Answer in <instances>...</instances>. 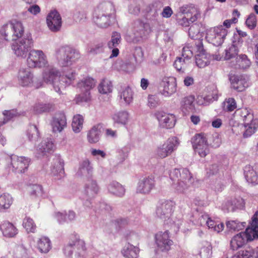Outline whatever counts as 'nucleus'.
I'll return each instance as SVG.
<instances>
[{"label": "nucleus", "instance_id": "nucleus-3", "mask_svg": "<svg viewBox=\"0 0 258 258\" xmlns=\"http://www.w3.org/2000/svg\"><path fill=\"white\" fill-rule=\"evenodd\" d=\"M170 176L172 180L177 179L178 185L177 189L180 191H183L187 188L189 183L191 182L192 175L189 170L187 168L182 169L180 173L177 169H174L170 174Z\"/></svg>", "mask_w": 258, "mask_h": 258}, {"label": "nucleus", "instance_id": "nucleus-45", "mask_svg": "<svg viewBox=\"0 0 258 258\" xmlns=\"http://www.w3.org/2000/svg\"><path fill=\"white\" fill-rule=\"evenodd\" d=\"M23 226L28 233H34L36 229V226L34 221L29 217H26L24 219Z\"/></svg>", "mask_w": 258, "mask_h": 258}, {"label": "nucleus", "instance_id": "nucleus-57", "mask_svg": "<svg viewBox=\"0 0 258 258\" xmlns=\"http://www.w3.org/2000/svg\"><path fill=\"white\" fill-rule=\"evenodd\" d=\"M212 253L211 246H205L201 248L200 254L202 258H210L211 256Z\"/></svg>", "mask_w": 258, "mask_h": 258}, {"label": "nucleus", "instance_id": "nucleus-37", "mask_svg": "<svg viewBox=\"0 0 258 258\" xmlns=\"http://www.w3.org/2000/svg\"><path fill=\"white\" fill-rule=\"evenodd\" d=\"M111 82L107 79H103L98 86V90L100 93L107 94L112 91Z\"/></svg>", "mask_w": 258, "mask_h": 258}, {"label": "nucleus", "instance_id": "nucleus-16", "mask_svg": "<svg viewBox=\"0 0 258 258\" xmlns=\"http://www.w3.org/2000/svg\"><path fill=\"white\" fill-rule=\"evenodd\" d=\"M180 11L182 14H185L186 16H181V18L177 20V22L179 25L183 27H187L189 26L191 23L195 22L199 16V13L195 8H191V10L185 12L183 7L181 8Z\"/></svg>", "mask_w": 258, "mask_h": 258}, {"label": "nucleus", "instance_id": "nucleus-52", "mask_svg": "<svg viewBox=\"0 0 258 258\" xmlns=\"http://www.w3.org/2000/svg\"><path fill=\"white\" fill-rule=\"evenodd\" d=\"M257 24L256 16L253 14L251 13L247 17L245 21L246 26L250 30L254 29Z\"/></svg>", "mask_w": 258, "mask_h": 258}, {"label": "nucleus", "instance_id": "nucleus-8", "mask_svg": "<svg viewBox=\"0 0 258 258\" xmlns=\"http://www.w3.org/2000/svg\"><path fill=\"white\" fill-rule=\"evenodd\" d=\"M47 63L46 56L42 51L35 50L30 51L27 58V64L29 68L43 67Z\"/></svg>", "mask_w": 258, "mask_h": 258}, {"label": "nucleus", "instance_id": "nucleus-64", "mask_svg": "<svg viewBox=\"0 0 258 258\" xmlns=\"http://www.w3.org/2000/svg\"><path fill=\"white\" fill-rule=\"evenodd\" d=\"M173 11L170 7H166L163 9L161 15L163 17L168 18L171 16Z\"/></svg>", "mask_w": 258, "mask_h": 258}, {"label": "nucleus", "instance_id": "nucleus-63", "mask_svg": "<svg viewBox=\"0 0 258 258\" xmlns=\"http://www.w3.org/2000/svg\"><path fill=\"white\" fill-rule=\"evenodd\" d=\"M3 114L5 115L4 118L6 119V123H7L8 121L13 118L16 115L14 110H5L3 112Z\"/></svg>", "mask_w": 258, "mask_h": 258}, {"label": "nucleus", "instance_id": "nucleus-58", "mask_svg": "<svg viewBox=\"0 0 258 258\" xmlns=\"http://www.w3.org/2000/svg\"><path fill=\"white\" fill-rule=\"evenodd\" d=\"M192 55V52L188 47L185 46L182 48L181 57L187 59L188 61L190 62Z\"/></svg>", "mask_w": 258, "mask_h": 258}, {"label": "nucleus", "instance_id": "nucleus-31", "mask_svg": "<svg viewBox=\"0 0 258 258\" xmlns=\"http://www.w3.org/2000/svg\"><path fill=\"white\" fill-rule=\"evenodd\" d=\"M99 126V124L94 125L89 131L87 134V140L90 143H96L99 141L101 133Z\"/></svg>", "mask_w": 258, "mask_h": 258}, {"label": "nucleus", "instance_id": "nucleus-30", "mask_svg": "<svg viewBox=\"0 0 258 258\" xmlns=\"http://www.w3.org/2000/svg\"><path fill=\"white\" fill-rule=\"evenodd\" d=\"M121 252L125 258H137L139 249L138 247L128 243L124 246Z\"/></svg>", "mask_w": 258, "mask_h": 258}, {"label": "nucleus", "instance_id": "nucleus-44", "mask_svg": "<svg viewBox=\"0 0 258 258\" xmlns=\"http://www.w3.org/2000/svg\"><path fill=\"white\" fill-rule=\"evenodd\" d=\"M54 147L53 143L48 140L42 141L39 145V150L42 153L45 154L51 151Z\"/></svg>", "mask_w": 258, "mask_h": 258}, {"label": "nucleus", "instance_id": "nucleus-51", "mask_svg": "<svg viewBox=\"0 0 258 258\" xmlns=\"http://www.w3.org/2000/svg\"><path fill=\"white\" fill-rule=\"evenodd\" d=\"M120 96L126 103L130 104L133 98L132 89L129 87H126L121 93Z\"/></svg>", "mask_w": 258, "mask_h": 258}, {"label": "nucleus", "instance_id": "nucleus-56", "mask_svg": "<svg viewBox=\"0 0 258 258\" xmlns=\"http://www.w3.org/2000/svg\"><path fill=\"white\" fill-rule=\"evenodd\" d=\"M253 120L249 122V124H244L245 131L243 133L244 137L250 136L253 134L256 130V127L254 126Z\"/></svg>", "mask_w": 258, "mask_h": 258}, {"label": "nucleus", "instance_id": "nucleus-18", "mask_svg": "<svg viewBox=\"0 0 258 258\" xmlns=\"http://www.w3.org/2000/svg\"><path fill=\"white\" fill-rule=\"evenodd\" d=\"M175 203L172 201H165L162 202L156 210V213L160 218L168 219L173 212Z\"/></svg>", "mask_w": 258, "mask_h": 258}, {"label": "nucleus", "instance_id": "nucleus-7", "mask_svg": "<svg viewBox=\"0 0 258 258\" xmlns=\"http://www.w3.org/2000/svg\"><path fill=\"white\" fill-rule=\"evenodd\" d=\"M57 57L59 60V64L63 67L71 64V59L77 58L79 54L72 48L66 46L60 48L57 52Z\"/></svg>", "mask_w": 258, "mask_h": 258}, {"label": "nucleus", "instance_id": "nucleus-10", "mask_svg": "<svg viewBox=\"0 0 258 258\" xmlns=\"http://www.w3.org/2000/svg\"><path fill=\"white\" fill-rule=\"evenodd\" d=\"M32 46L33 41L32 39L24 38L14 43L12 48L17 56L25 57Z\"/></svg>", "mask_w": 258, "mask_h": 258}, {"label": "nucleus", "instance_id": "nucleus-13", "mask_svg": "<svg viewBox=\"0 0 258 258\" xmlns=\"http://www.w3.org/2000/svg\"><path fill=\"white\" fill-rule=\"evenodd\" d=\"M95 81L94 79L91 78H87L84 80L78 83V87L82 91L85 92L84 96H81L80 95L76 97V102L77 103L80 102H86L89 99V91L94 87Z\"/></svg>", "mask_w": 258, "mask_h": 258}, {"label": "nucleus", "instance_id": "nucleus-12", "mask_svg": "<svg viewBox=\"0 0 258 258\" xmlns=\"http://www.w3.org/2000/svg\"><path fill=\"white\" fill-rule=\"evenodd\" d=\"M160 92L165 96H169L176 91V80L173 77H165L160 83Z\"/></svg>", "mask_w": 258, "mask_h": 258}, {"label": "nucleus", "instance_id": "nucleus-43", "mask_svg": "<svg viewBox=\"0 0 258 258\" xmlns=\"http://www.w3.org/2000/svg\"><path fill=\"white\" fill-rule=\"evenodd\" d=\"M29 191L30 196L32 198H39L43 195L42 187L38 184H33L30 186Z\"/></svg>", "mask_w": 258, "mask_h": 258}, {"label": "nucleus", "instance_id": "nucleus-5", "mask_svg": "<svg viewBox=\"0 0 258 258\" xmlns=\"http://www.w3.org/2000/svg\"><path fill=\"white\" fill-rule=\"evenodd\" d=\"M227 34V30L221 25L208 30L206 38L214 45L219 46L223 43Z\"/></svg>", "mask_w": 258, "mask_h": 258}, {"label": "nucleus", "instance_id": "nucleus-62", "mask_svg": "<svg viewBox=\"0 0 258 258\" xmlns=\"http://www.w3.org/2000/svg\"><path fill=\"white\" fill-rule=\"evenodd\" d=\"M159 104V102L156 97L153 95H149L148 105L150 107L154 108Z\"/></svg>", "mask_w": 258, "mask_h": 258}, {"label": "nucleus", "instance_id": "nucleus-55", "mask_svg": "<svg viewBox=\"0 0 258 258\" xmlns=\"http://www.w3.org/2000/svg\"><path fill=\"white\" fill-rule=\"evenodd\" d=\"M200 32V29L199 25L196 24L192 25L188 30L189 36L192 39L197 38Z\"/></svg>", "mask_w": 258, "mask_h": 258}, {"label": "nucleus", "instance_id": "nucleus-39", "mask_svg": "<svg viewBox=\"0 0 258 258\" xmlns=\"http://www.w3.org/2000/svg\"><path fill=\"white\" fill-rule=\"evenodd\" d=\"M227 228L234 231H240L243 229L246 226L245 222H240L237 220H231L226 222Z\"/></svg>", "mask_w": 258, "mask_h": 258}, {"label": "nucleus", "instance_id": "nucleus-9", "mask_svg": "<svg viewBox=\"0 0 258 258\" xmlns=\"http://www.w3.org/2000/svg\"><path fill=\"white\" fill-rule=\"evenodd\" d=\"M155 242L159 250L162 251H167L171 249L173 245V241L170 239L169 232L160 231L155 235Z\"/></svg>", "mask_w": 258, "mask_h": 258}, {"label": "nucleus", "instance_id": "nucleus-49", "mask_svg": "<svg viewBox=\"0 0 258 258\" xmlns=\"http://www.w3.org/2000/svg\"><path fill=\"white\" fill-rule=\"evenodd\" d=\"M120 34L116 32H114L111 36V39L108 42L107 45L110 49L116 47L120 42Z\"/></svg>", "mask_w": 258, "mask_h": 258}, {"label": "nucleus", "instance_id": "nucleus-48", "mask_svg": "<svg viewBox=\"0 0 258 258\" xmlns=\"http://www.w3.org/2000/svg\"><path fill=\"white\" fill-rule=\"evenodd\" d=\"M94 20L96 25L101 28L107 27L109 25V16L106 15H102L100 18L95 16Z\"/></svg>", "mask_w": 258, "mask_h": 258}, {"label": "nucleus", "instance_id": "nucleus-17", "mask_svg": "<svg viewBox=\"0 0 258 258\" xmlns=\"http://www.w3.org/2000/svg\"><path fill=\"white\" fill-rule=\"evenodd\" d=\"M241 232L245 234L244 237L247 242L258 237V211L252 217L251 227H247L244 232Z\"/></svg>", "mask_w": 258, "mask_h": 258}, {"label": "nucleus", "instance_id": "nucleus-34", "mask_svg": "<svg viewBox=\"0 0 258 258\" xmlns=\"http://www.w3.org/2000/svg\"><path fill=\"white\" fill-rule=\"evenodd\" d=\"M210 55L208 53L197 54L196 55V63L197 66L200 68H203L207 66L210 61Z\"/></svg>", "mask_w": 258, "mask_h": 258}, {"label": "nucleus", "instance_id": "nucleus-40", "mask_svg": "<svg viewBox=\"0 0 258 258\" xmlns=\"http://www.w3.org/2000/svg\"><path fill=\"white\" fill-rule=\"evenodd\" d=\"M189 62L187 59H185L181 57H177L174 63L175 68L178 71L184 72L187 68Z\"/></svg>", "mask_w": 258, "mask_h": 258}, {"label": "nucleus", "instance_id": "nucleus-38", "mask_svg": "<svg viewBox=\"0 0 258 258\" xmlns=\"http://www.w3.org/2000/svg\"><path fill=\"white\" fill-rule=\"evenodd\" d=\"M223 109L227 112H232L237 107V104L233 98L225 99L222 104Z\"/></svg>", "mask_w": 258, "mask_h": 258}, {"label": "nucleus", "instance_id": "nucleus-4", "mask_svg": "<svg viewBox=\"0 0 258 258\" xmlns=\"http://www.w3.org/2000/svg\"><path fill=\"white\" fill-rule=\"evenodd\" d=\"M192 147L201 157H205L209 153L207 135L203 133L196 134L191 139Z\"/></svg>", "mask_w": 258, "mask_h": 258}, {"label": "nucleus", "instance_id": "nucleus-22", "mask_svg": "<svg viewBox=\"0 0 258 258\" xmlns=\"http://www.w3.org/2000/svg\"><path fill=\"white\" fill-rule=\"evenodd\" d=\"M0 229L4 236L8 238L15 237L18 233V229L16 226L8 221L2 223Z\"/></svg>", "mask_w": 258, "mask_h": 258}, {"label": "nucleus", "instance_id": "nucleus-24", "mask_svg": "<svg viewBox=\"0 0 258 258\" xmlns=\"http://www.w3.org/2000/svg\"><path fill=\"white\" fill-rule=\"evenodd\" d=\"M154 186V179L153 177H146L140 180L137 189V192L141 194H148Z\"/></svg>", "mask_w": 258, "mask_h": 258}, {"label": "nucleus", "instance_id": "nucleus-41", "mask_svg": "<svg viewBox=\"0 0 258 258\" xmlns=\"http://www.w3.org/2000/svg\"><path fill=\"white\" fill-rule=\"evenodd\" d=\"M27 136L31 141H36L39 138L37 127L35 125H30L27 132Z\"/></svg>", "mask_w": 258, "mask_h": 258}, {"label": "nucleus", "instance_id": "nucleus-1", "mask_svg": "<svg viewBox=\"0 0 258 258\" xmlns=\"http://www.w3.org/2000/svg\"><path fill=\"white\" fill-rule=\"evenodd\" d=\"M76 73L72 70L64 71L62 75L55 69L51 68L44 71L43 78L44 82L51 84L57 93L72 84L76 79Z\"/></svg>", "mask_w": 258, "mask_h": 258}, {"label": "nucleus", "instance_id": "nucleus-46", "mask_svg": "<svg viewBox=\"0 0 258 258\" xmlns=\"http://www.w3.org/2000/svg\"><path fill=\"white\" fill-rule=\"evenodd\" d=\"M12 202V198L9 195L4 194L0 196V207L2 208L9 209Z\"/></svg>", "mask_w": 258, "mask_h": 258}, {"label": "nucleus", "instance_id": "nucleus-60", "mask_svg": "<svg viewBox=\"0 0 258 258\" xmlns=\"http://www.w3.org/2000/svg\"><path fill=\"white\" fill-rule=\"evenodd\" d=\"M80 169L86 170L88 174L91 173L92 171V167L91 166L90 161L88 159H85L84 160L80 165Z\"/></svg>", "mask_w": 258, "mask_h": 258}, {"label": "nucleus", "instance_id": "nucleus-2", "mask_svg": "<svg viewBox=\"0 0 258 258\" xmlns=\"http://www.w3.org/2000/svg\"><path fill=\"white\" fill-rule=\"evenodd\" d=\"M23 32L22 24L16 21L4 25L0 29L1 35L7 41L9 40L11 35L14 37L13 39L21 37Z\"/></svg>", "mask_w": 258, "mask_h": 258}, {"label": "nucleus", "instance_id": "nucleus-20", "mask_svg": "<svg viewBox=\"0 0 258 258\" xmlns=\"http://www.w3.org/2000/svg\"><path fill=\"white\" fill-rule=\"evenodd\" d=\"M244 173L248 182L252 184H258V164L245 166Z\"/></svg>", "mask_w": 258, "mask_h": 258}, {"label": "nucleus", "instance_id": "nucleus-14", "mask_svg": "<svg viewBox=\"0 0 258 258\" xmlns=\"http://www.w3.org/2000/svg\"><path fill=\"white\" fill-rule=\"evenodd\" d=\"M155 116L159 121L160 126L162 128H171L175 124L176 119L173 114L158 111L155 113Z\"/></svg>", "mask_w": 258, "mask_h": 258}, {"label": "nucleus", "instance_id": "nucleus-53", "mask_svg": "<svg viewBox=\"0 0 258 258\" xmlns=\"http://www.w3.org/2000/svg\"><path fill=\"white\" fill-rule=\"evenodd\" d=\"M200 221L202 224L203 222H206V224L209 229L213 230L217 223L213 220L211 219L210 217H209L208 215L205 214L203 215L200 218Z\"/></svg>", "mask_w": 258, "mask_h": 258}, {"label": "nucleus", "instance_id": "nucleus-36", "mask_svg": "<svg viewBox=\"0 0 258 258\" xmlns=\"http://www.w3.org/2000/svg\"><path fill=\"white\" fill-rule=\"evenodd\" d=\"M84 122L83 117L80 114L75 115L73 119L72 126L75 133H79L83 128Z\"/></svg>", "mask_w": 258, "mask_h": 258}, {"label": "nucleus", "instance_id": "nucleus-27", "mask_svg": "<svg viewBox=\"0 0 258 258\" xmlns=\"http://www.w3.org/2000/svg\"><path fill=\"white\" fill-rule=\"evenodd\" d=\"M245 234L240 232L235 235L231 239L230 246L232 250H236L247 242L244 237Z\"/></svg>", "mask_w": 258, "mask_h": 258}, {"label": "nucleus", "instance_id": "nucleus-26", "mask_svg": "<svg viewBox=\"0 0 258 258\" xmlns=\"http://www.w3.org/2000/svg\"><path fill=\"white\" fill-rule=\"evenodd\" d=\"M75 247L78 250H81L82 251H85L86 250L85 242L79 238L78 235H73L71 236L70 241L64 249V253L67 254V249H69V247ZM72 254V251H69L67 255H70Z\"/></svg>", "mask_w": 258, "mask_h": 258}, {"label": "nucleus", "instance_id": "nucleus-23", "mask_svg": "<svg viewBox=\"0 0 258 258\" xmlns=\"http://www.w3.org/2000/svg\"><path fill=\"white\" fill-rule=\"evenodd\" d=\"M230 80L233 88L238 92L244 91L249 86L247 80L241 75L233 76Z\"/></svg>", "mask_w": 258, "mask_h": 258}, {"label": "nucleus", "instance_id": "nucleus-19", "mask_svg": "<svg viewBox=\"0 0 258 258\" xmlns=\"http://www.w3.org/2000/svg\"><path fill=\"white\" fill-rule=\"evenodd\" d=\"M46 22L51 31L57 32L60 30L61 26V17L57 11H51L47 16Z\"/></svg>", "mask_w": 258, "mask_h": 258}, {"label": "nucleus", "instance_id": "nucleus-15", "mask_svg": "<svg viewBox=\"0 0 258 258\" xmlns=\"http://www.w3.org/2000/svg\"><path fill=\"white\" fill-rule=\"evenodd\" d=\"M30 159L24 156L13 155L11 157V164L13 170L18 173H24L27 170Z\"/></svg>", "mask_w": 258, "mask_h": 258}, {"label": "nucleus", "instance_id": "nucleus-50", "mask_svg": "<svg viewBox=\"0 0 258 258\" xmlns=\"http://www.w3.org/2000/svg\"><path fill=\"white\" fill-rule=\"evenodd\" d=\"M238 49L237 47L235 45H231L228 48L225 50V59H230L231 58L235 57L237 55Z\"/></svg>", "mask_w": 258, "mask_h": 258}, {"label": "nucleus", "instance_id": "nucleus-29", "mask_svg": "<svg viewBox=\"0 0 258 258\" xmlns=\"http://www.w3.org/2000/svg\"><path fill=\"white\" fill-rule=\"evenodd\" d=\"M53 109V105L50 103L43 104L37 103L35 104L31 109L33 113L39 114L50 111Z\"/></svg>", "mask_w": 258, "mask_h": 258}, {"label": "nucleus", "instance_id": "nucleus-59", "mask_svg": "<svg viewBox=\"0 0 258 258\" xmlns=\"http://www.w3.org/2000/svg\"><path fill=\"white\" fill-rule=\"evenodd\" d=\"M103 52V43H98L94 45L89 50L90 53L96 54Z\"/></svg>", "mask_w": 258, "mask_h": 258}, {"label": "nucleus", "instance_id": "nucleus-28", "mask_svg": "<svg viewBox=\"0 0 258 258\" xmlns=\"http://www.w3.org/2000/svg\"><path fill=\"white\" fill-rule=\"evenodd\" d=\"M233 258H258V253L256 249L248 247L238 251Z\"/></svg>", "mask_w": 258, "mask_h": 258}, {"label": "nucleus", "instance_id": "nucleus-11", "mask_svg": "<svg viewBox=\"0 0 258 258\" xmlns=\"http://www.w3.org/2000/svg\"><path fill=\"white\" fill-rule=\"evenodd\" d=\"M176 139L175 137L169 138L166 143L158 147L156 151L157 156L160 158H164L170 155L178 144Z\"/></svg>", "mask_w": 258, "mask_h": 258}, {"label": "nucleus", "instance_id": "nucleus-61", "mask_svg": "<svg viewBox=\"0 0 258 258\" xmlns=\"http://www.w3.org/2000/svg\"><path fill=\"white\" fill-rule=\"evenodd\" d=\"M86 192L89 194L90 192L91 194H96L98 191V187L97 183L95 181H92L91 186H88L86 189Z\"/></svg>", "mask_w": 258, "mask_h": 258}, {"label": "nucleus", "instance_id": "nucleus-32", "mask_svg": "<svg viewBox=\"0 0 258 258\" xmlns=\"http://www.w3.org/2000/svg\"><path fill=\"white\" fill-rule=\"evenodd\" d=\"M37 247L41 253H47L51 249L50 240L46 237L39 239L37 243Z\"/></svg>", "mask_w": 258, "mask_h": 258}, {"label": "nucleus", "instance_id": "nucleus-25", "mask_svg": "<svg viewBox=\"0 0 258 258\" xmlns=\"http://www.w3.org/2000/svg\"><path fill=\"white\" fill-rule=\"evenodd\" d=\"M195 100L194 96L189 95L184 97L181 101V108L185 114L195 111Z\"/></svg>", "mask_w": 258, "mask_h": 258}, {"label": "nucleus", "instance_id": "nucleus-47", "mask_svg": "<svg viewBox=\"0 0 258 258\" xmlns=\"http://www.w3.org/2000/svg\"><path fill=\"white\" fill-rule=\"evenodd\" d=\"M64 171V163L59 158H56L54 161V166L51 172L54 175L61 173Z\"/></svg>", "mask_w": 258, "mask_h": 258}, {"label": "nucleus", "instance_id": "nucleus-42", "mask_svg": "<svg viewBox=\"0 0 258 258\" xmlns=\"http://www.w3.org/2000/svg\"><path fill=\"white\" fill-rule=\"evenodd\" d=\"M128 118V114L126 111H121L114 114L112 117L114 121L118 123L125 124Z\"/></svg>", "mask_w": 258, "mask_h": 258}, {"label": "nucleus", "instance_id": "nucleus-33", "mask_svg": "<svg viewBox=\"0 0 258 258\" xmlns=\"http://www.w3.org/2000/svg\"><path fill=\"white\" fill-rule=\"evenodd\" d=\"M235 113L241 117L244 124H249V122L253 120V115L246 108L238 109L236 110Z\"/></svg>", "mask_w": 258, "mask_h": 258}, {"label": "nucleus", "instance_id": "nucleus-54", "mask_svg": "<svg viewBox=\"0 0 258 258\" xmlns=\"http://www.w3.org/2000/svg\"><path fill=\"white\" fill-rule=\"evenodd\" d=\"M239 59L238 60L239 67L243 69H247L249 68L251 64V61L248 58L245 54H240L239 55Z\"/></svg>", "mask_w": 258, "mask_h": 258}, {"label": "nucleus", "instance_id": "nucleus-35", "mask_svg": "<svg viewBox=\"0 0 258 258\" xmlns=\"http://www.w3.org/2000/svg\"><path fill=\"white\" fill-rule=\"evenodd\" d=\"M109 191L117 196H122L125 192L124 187L118 182L113 181L108 186Z\"/></svg>", "mask_w": 258, "mask_h": 258}, {"label": "nucleus", "instance_id": "nucleus-21", "mask_svg": "<svg viewBox=\"0 0 258 258\" xmlns=\"http://www.w3.org/2000/svg\"><path fill=\"white\" fill-rule=\"evenodd\" d=\"M52 131L54 133L61 132L67 126V119L64 113L55 114L51 122Z\"/></svg>", "mask_w": 258, "mask_h": 258}, {"label": "nucleus", "instance_id": "nucleus-6", "mask_svg": "<svg viewBox=\"0 0 258 258\" xmlns=\"http://www.w3.org/2000/svg\"><path fill=\"white\" fill-rule=\"evenodd\" d=\"M19 83L22 86H31L38 89L42 86V83L34 79L33 75L28 69L20 70L18 74Z\"/></svg>", "mask_w": 258, "mask_h": 258}]
</instances>
